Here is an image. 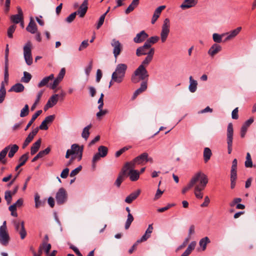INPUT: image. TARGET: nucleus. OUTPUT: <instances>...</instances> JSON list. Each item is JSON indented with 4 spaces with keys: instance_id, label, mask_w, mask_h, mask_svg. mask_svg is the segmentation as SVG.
Instances as JSON below:
<instances>
[{
    "instance_id": "61",
    "label": "nucleus",
    "mask_w": 256,
    "mask_h": 256,
    "mask_svg": "<svg viewBox=\"0 0 256 256\" xmlns=\"http://www.w3.org/2000/svg\"><path fill=\"white\" fill-rule=\"evenodd\" d=\"M100 157L102 156L98 153H96L94 156L92 160V167L94 168H95L96 163L100 160Z\"/></svg>"
},
{
    "instance_id": "60",
    "label": "nucleus",
    "mask_w": 256,
    "mask_h": 256,
    "mask_svg": "<svg viewBox=\"0 0 256 256\" xmlns=\"http://www.w3.org/2000/svg\"><path fill=\"white\" fill-rule=\"evenodd\" d=\"M77 14L74 12L68 16L66 19V21L68 23H71L76 18Z\"/></svg>"
},
{
    "instance_id": "7",
    "label": "nucleus",
    "mask_w": 256,
    "mask_h": 256,
    "mask_svg": "<svg viewBox=\"0 0 256 256\" xmlns=\"http://www.w3.org/2000/svg\"><path fill=\"white\" fill-rule=\"evenodd\" d=\"M15 230L20 235V238L24 240L26 236L27 232L24 228V222L22 220H12Z\"/></svg>"
},
{
    "instance_id": "22",
    "label": "nucleus",
    "mask_w": 256,
    "mask_h": 256,
    "mask_svg": "<svg viewBox=\"0 0 256 256\" xmlns=\"http://www.w3.org/2000/svg\"><path fill=\"white\" fill-rule=\"evenodd\" d=\"M140 192V190L138 189L136 192L131 193L126 198L125 202L128 204H131L133 200H135L138 196Z\"/></svg>"
},
{
    "instance_id": "47",
    "label": "nucleus",
    "mask_w": 256,
    "mask_h": 256,
    "mask_svg": "<svg viewBox=\"0 0 256 256\" xmlns=\"http://www.w3.org/2000/svg\"><path fill=\"white\" fill-rule=\"evenodd\" d=\"M8 78H9V74H8V68H7L6 71V67H4V80L1 82L0 87L2 84H3L4 87L5 88V84H8Z\"/></svg>"
},
{
    "instance_id": "54",
    "label": "nucleus",
    "mask_w": 256,
    "mask_h": 256,
    "mask_svg": "<svg viewBox=\"0 0 256 256\" xmlns=\"http://www.w3.org/2000/svg\"><path fill=\"white\" fill-rule=\"evenodd\" d=\"M34 202H35V207L36 208H38L40 206H42V202L40 200V196L36 194L34 196Z\"/></svg>"
},
{
    "instance_id": "56",
    "label": "nucleus",
    "mask_w": 256,
    "mask_h": 256,
    "mask_svg": "<svg viewBox=\"0 0 256 256\" xmlns=\"http://www.w3.org/2000/svg\"><path fill=\"white\" fill-rule=\"evenodd\" d=\"M130 148H131L130 146H124V147L120 149L119 150L117 151L116 152L115 156L116 158L119 157L122 154H123L126 151L128 150H129Z\"/></svg>"
},
{
    "instance_id": "4",
    "label": "nucleus",
    "mask_w": 256,
    "mask_h": 256,
    "mask_svg": "<svg viewBox=\"0 0 256 256\" xmlns=\"http://www.w3.org/2000/svg\"><path fill=\"white\" fill-rule=\"evenodd\" d=\"M148 76V71L143 65H140L134 72L132 76V81L134 83H138L140 80H144Z\"/></svg>"
},
{
    "instance_id": "9",
    "label": "nucleus",
    "mask_w": 256,
    "mask_h": 256,
    "mask_svg": "<svg viewBox=\"0 0 256 256\" xmlns=\"http://www.w3.org/2000/svg\"><path fill=\"white\" fill-rule=\"evenodd\" d=\"M24 56L26 62L28 66L32 64V44L30 42H28L24 46Z\"/></svg>"
},
{
    "instance_id": "24",
    "label": "nucleus",
    "mask_w": 256,
    "mask_h": 256,
    "mask_svg": "<svg viewBox=\"0 0 256 256\" xmlns=\"http://www.w3.org/2000/svg\"><path fill=\"white\" fill-rule=\"evenodd\" d=\"M26 30L28 32L32 34L36 32L38 30L37 26L32 18H30V22L27 26Z\"/></svg>"
},
{
    "instance_id": "50",
    "label": "nucleus",
    "mask_w": 256,
    "mask_h": 256,
    "mask_svg": "<svg viewBox=\"0 0 256 256\" xmlns=\"http://www.w3.org/2000/svg\"><path fill=\"white\" fill-rule=\"evenodd\" d=\"M134 217L131 214H128V218L125 224V228L126 230H128L130 228L132 222L134 220Z\"/></svg>"
},
{
    "instance_id": "17",
    "label": "nucleus",
    "mask_w": 256,
    "mask_h": 256,
    "mask_svg": "<svg viewBox=\"0 0 256 256\" xmlns=\"http://www.w3.org/2000/svg\"><path fill=\"white\" fill-rule=\"evenodd\" d=\"M152 224L148 225V228L146 229L144 234L142 236V238L136 241L137 243H140L144 241H146L148 238H150L151 234L153 231Z\"/></svg>"
},
{
    "instance_id": "49",
    "label": "nucleus",
    "mask_w": 256,
    "mask_h": 256,
    "mask_svg": "<svg viewBox=\"0 0 256 256\" xmlns=\"http://www.w3.org/2000/svg\"><path fill=\"white\" fill-rule=\"evenodd\" d=\"M241 30H242L241 27H238L236 29H234V30H232V31H231L230 32H229V33L228 32L225 34H229V36L232 39V38H234L236 36L239 34V32H240Z\"/></svg>"
},
{
    "instance_id": "35",
    "label": "nucleus",
    "mask_w": 256,
    "mask_h": 256,
    "mask_svg": "<svg viewBox=\"0 0 256 256\" xmlns=\"http://www.w3.org/2000/svg\"><path fill=\"white\" fill-rule=\"evenodd\" d=\"M41 144V139H39L33 144L30 149L32 155L34 154L39 150Z\"/></svg>"
},
{
    "instance_id": "55",
    "label": "nucleus",
    "mask_w": 256,
    "mask_h": 256,
    "mask_svg": "<svg viewBox=\"0 0 256 256\" xmlns=\"http://www.w3.org/2000/svg\"><path fill=\"white\" fill-rule=\"evenodd\" d=\"M196 245V241L192 242L188 246L186 251L188 252L189 254H190L192 252L195 248Z\"/></svg>"
},
{
    "instance_id": "34",
    "label": "nucleus",
    "mask_w": 256,
    "mask_h": 256,
    "mask_svg": "<svg viewBox=\"0 0 256 256\" xmlns=\"http://www.w3.org/2000/svg\"><path fill=\"white\" fill-rule=\"evenodd\" d=\"M190 85L188 88L191 92H194L197 89L198 82L196 80L192 78V76H190Z\"/></svg>"
},
{
    "instance_id": "53",
    "label": "nucleus",
    "mask_w": 256,
    "mask_h": 256,
    "mask_svg": "<svg viewBox=\"0 0 256 256\" xmlns=\"http://www.w3.org/2000/svg\"><path fill=\"white\" fill-rule=\"evenodd\" d=\"M108 12V10L104 14H102L100 16V18L96 26L97 29H99L100 28V26L103 24L106 16V14Z\"/></svg>"
},
{
    "instance_id": "62",
    "label": "nucleus",
    "mask_w": 256,
    "mask_h": 256,
    "mask_svg": "<svg viewBox=\"0 0 256 256\" xmlns=\"http://www.w3.org/2000/svg\"><path fill=\"white\" fill-rule=\"evenodd\" d=\"M82 166H78V168L72 170L70 174V176L74 177L78 174L79 172L82 170Z\"/></svg>"
},
{
    "instance_id": "25",
    "label": "nucleus",
    "mask_w": 256,
    "mask_h": 256,
    "mask_svg": "<svg viewBox=\"0 0 256 256\" xmlns=\"http://www.w3.org/2000/svg\"><path fill=\"white\" fill-rule=\"evenodd\" d=\"M222 50V46L217 44H214L209 50V54L212 57L218 53Z\"/></svg>"
},
{
    "instance_id": "52",
    "label": "nucleus",
    "mask_w": 256,
    "mask_h": 256,
    "mask_svg": "<svg viewBox=\"0 0 256 256\" xmlns=\"http://www.w3.org/2000/svg\"><path fill=\"white\" fill-rule=\"evenodd\" d=\"M29 113V107L28 104H26L24 108L21 110L20 116L22 118L26 116Z\"/></svg>"
},
{
    "instance_id": "13",
    "label": "nucleus",
    "mask_w": 256,
    "mask_h": 256,
    "mask_svg": "<svg viewBox=\"0 0 256 256\" xmlns=\"http://www.w3.org/2000/svg\"><path fill=\"white\" fill-rule=\"evenodd\" d=\"M111 45L114 48L113 54L116 58L120 54L122 50V45L120 42L116 40L113 39L111 42Z\"/></svg>"
},
{
    "instance_id": "37",
    "label": "nucleus",
    "mask_w": 256,
    "mask_h": 256,
    "mask_svg": "<svg viewBox=\"0 0 256 256\" xmlns=\"http://www.w3.org/2000/svg\"><path fill=\"white\" fill-rule=\"evenodd\" d=\"M160 40V37L158 36H153L147 39L146 41L145 42L146 44L148 45L150 48H152V44H154L156 43L158 40Z\"/></svg>"
},
{
    "instance_id": "48",
    "label": "nucleus",
    "mask_w": 256,
    "mask_h": 256,
    "mask_svg": "<svg viewBox=\"0 0 256 256\" xmlns=\"http://www.w3.org/2000/svg\"><path fill=\"white\" fill-rule=\"evenodd\" d=\"M12 192L10 190H6L4 193V199L6 201L7 204H10L12 200Z\"/></svg>"
},
{
    "instance_id": "38",
    "label": "nucleus",
    "mask_w": 256,
    "mask_h": 256,
    "mask_svg": "<svg viewBox=\"0 0 256 256\" xmlns=\"http://www.w3.org/2000/svg\"><path fill=\"white\" fill-rule=\"evenodd\" d=\"M18 146L16 144H12L10 145V148L9 149L10 151L8 153V156L10 158H12L14 154L18 151Z\"/></svg>"
},
{
    "instance_id": "46",
    "label": "nucleus",
    "mask_w": 256,
    "mask_h": 256,
    "mask_svg": "<svg viewBox=\"0 0 256 256\" xmlns=\"http://www.w3.org/2000/svg\"><path fill=\"white\" fill-rule=\"evenodd\" d=\"M8 44H6V48L5 50V56H4V67H6V71L7 68H8V54H9V49L8 47Z\"/></svg>"
},
{
    "instance_id": "36",
    "label": "nucleus",
    "mask_w": 256,
    "mask_h": 256,
    "mask_svg": "<svg viewBox=\"0 0 256 256\" xmlns=\"http://www.w3.org/2000/svg\"><path fill=\"white\" fill-rule=\"evenodd\" d=\"M42 110H38L32 116L30 120V121L28 122L26 126V127L24 130H27L28 128L36 120V119L42 114Z\"/></svg>"
},
{
    "instance_id": "5",
    "label": "nucleus",
    "mask_w": 256,
    "mask_h": 256,
    "mask_svg": "<svg viewBox=\"0 0 256 256\" xmlns=\"http://www.w3.org/2000/svg\"><path fill=\"white\" fill-rule=\"evenodd\" d=\"M83 150V146H80L78 144H72L71 146V148L67 150L65 157L66 158H68L70 156H76L78 161H80L82 158Z\"/></svg>"
},
{
    "instance_id": "6",
    "label": "nucleus",
    "mask_w": 256,
    "mask_h": 256,
    "mask_svg": "<svg viewBox=\"0 0 256 256\" xmlns=\"http://www.w3.org/2000/svg\"><path fill=\"white\" fill-rule=\"evenodd\" d=\"M10 237L8 232L6 221H4L0 226V243L4 246L8 245Z\"/></svg>"
},
{
    "instance_id": "2",
    "label": "nucleus",
    "mask_w": 256,
    "mask_h": 256,
    "mask_svg": "<svg viewBox=\"0 0 256 256\" xmlns=\"http://www.w3.org/2000/svg\"><path fill=\"white\" fill-rule=\"evenodd\" d=\"M153 158L148 156L147 152H143L135 158L132 160L127 162L125 164L130 168H134L136 165L143 164L146 162L153 163Z\"/></svg>"
},
{
    "instance_id": "18",
    "label": "nucleus",
    "mask_w": 256,
    "mask_h": 256,
    "mask_svg": "<svg viewBox=\"0 0 256 256\" xmlns=\"http://www.w3.org/2000/svg\"><path fill=\"white\" fill-rule=\"evenodd\" d=\"M237 164L238 160L234 158L232 162L230 170V180H236L237 178Z\"/></svg>"
},
{
    "instance_id": "33",
    "label": "nucleus",
    "mask_w": 256,
    "mask_h": 256,
    "mask_svg": "<svg viewBox=\"0 0 256 256\" xmlns=\"http://www.w3.org/2000/svg\"><path fill=\"white\" fill-rule=\"evenodd\" d=\"M28 158V153L26 152L22 155L19 158L20 164L16 167L15 170H18L22 166H24Z\"/></svg>"
},
{
    "instance_id": "31",
    "label": "nucleus",
    "mask_w": 256,
    "mask_h": 256,
    "mask_svg": "<svg viewBox=\"0 0 256 256\" xmlns=\"http://www.w3.org/2000/svg\"><path fill=\"white\" fill-rule=\"evenodd\" d=\"M140 0H132L131 4L125 10L126 14H128L132 12L139 4Z\"/></svg>"
},
{
    "instance_id": "11",
    "label": "nucleus",
    "mask_w": 256,
    "mask_h": 256,
    "mask_svg": "<svg viewBox=\"0 0 256 256\" xmlns=\"http://www.w3.org/2000/svg\"><path fill=\"white\" fill-rule=\"evenodd\" d=\"M68 199V194L66 190L60 188L56 194V200L58 204H62L66 202Z\"/></svg>"
},
{
    "instance_id": "43",
    "label": "nucleus",
    "mask_w": 256,
    "mask_h": 256,
    "mask_svg": "<svg viewBox=\"0 0 256 256\" xmlns=\"http://www.w3.org/2000/svg\"><path fill=\"white\" fill-rule=\"evenodd\" d=\"M244 166L246 168H252L253 166L251 156L249 152L246 154V160L244 162Z\"/></svg>"
},
{
    "instance_id": "27",
    "label": "nucleus",
    "mask_w": 256,
    "mask_h": 256,
    "mask_svg": "<svg viewBox=\"0 0 256 256\" xmlns=\"http://www.w3.org/2000/svg\"><path fill=\"white\" fill-rule=\"evenodd\" d=\"M208 242V237L206 236L202 238L199 242V246L197 248V251L201 252L204 251L206 248V245Z\"/></svg>"
},
{
    "instance_id": "20",
    "label": "nucleus",
    "mask_w": 256,
    "mask_h": 256,
    "mask_svg": "<svg viewBox=\"0 0 256 256\" xmlns=\"http://www.w3.org/2000/svg\"><path fill=\"white\" fill-rule=\"evenodd\" d=\"M166 7V6H161L155 10L151 20V23L152 24H154L156 22L158 18L160 17L162 10H164Z\"/></svg>"
},
{
    "instance_id": "42",
    "label": "nucleus",
    "mask_w": 256,
    "mask_h": 256,
    "mask_svg": "<svg viewBox=\"0 0 256 256\" xmlns=\"http://www.w3.org/2000/svg\"><path fill=\"white\" fill-rule=\"evenodd\" d=\"M10 20L13 22L18 24L23 20V16L18 14L12 15Z\"/></svg>"
},
{
    "instance_id": "14",
    "label": "nucleus",
    "mask_w": 256,
    "mask_h": 256,
    "mask_svg": "<svg viewBox=\"0 0 256 256\" xmlns=\"http://www.w3.org/2000/svg\"><path fill=\"white\" fill-rule=\"evenodd\" d=\"M152 48L149 47L148 45L144 43L142 46H140L136 49V54L138 56L148 55Z\"/></svg>"
},
{
    "instance_id": "21",
    "label": "nucleus",
    "mask_w": 256,
    "mask_h": 256,
    "mask_svg": "<svg viewBox=\"0 0 256 256\" xmlns=\"http://www.w3.org/2000/svg\"><path fill=\"white\" fill-rule=\"evenodd\" d=\"M253 122L254 118H251L249 120H246L242 125L240 130V136L242 138H244L245 136L248 128Z\"/></svg>"
},
{
    "instance_id": "58",
    "label": "nucleus",
    "mask_w": 256,
    "mask_h": 256,
    "mask_svg": "<svg viewBox=\"0 0 256 256\" xmlns=\"http://www.w3.org/2000/svg\"><path fill=\"white\" fill-rule=\"evenodd\" d=\"M9 210L11 212V215L17 217L18 213L16 212V207L14 204L11 205L8 208Z\"/></svg>"
},
{
    "instance_id": "23",
    "label": "nucleus",
    "mask_w": 256,
    "mask_h": 256,
    "mask_svg": "<svg viewBox=\"0 0 256 256\" xmlns=\"http://www.w3.org/2000/svg\"><path fill=\"white\" fill-rule=\"evenodd\" d=\"M197 2V0H184L180 7L182 10L189 8L195 6Z\"/></svg>"
},
{
    "instance_id": "40",
    "label": "nucleus",
    "mask_w": 256,
    "mask_h": 256,
    "mask_svg": "<svg viewBox=\"0 0 256 256\" xmlns=\"http://www.w3.org/2000/svg\"><path fill=\"white\" fill-rule=\"evenodd\" d=\"M92 128V124H90L88 125V126H86L82 130V136L86 140H87L89 136H90V132L89 130Z\"/></svg>"
},
{
    "instance_id": "3",
    "label": "nucleus",
    "mask_w": 256,
    "mask_h": 256,
    "mask_svg": "<svg viewBox=\"0 0 256 256\" xmlns=\"http://www.w3.org/2000/svg\"><path fill=\"white\" fill-rule=\"evenodd\" d=\"M127 68L126 64H118L116 66L115 71L112 75V78L113 82L117 83L122 82L125 76Z\"/></svg>"
},
{
    "instance_id": "45",
    "label": "nucleus",
    "mask_w": 256,
    "mask_h": 256,
    "mask_svg": "<svg viewBox=\"0 0 256 256\" xmlns=\"http://www.w3.org/2000/svg\"><path fill=\"white\" fill-rule=\"evenodd\" d=\"M32 78V75L28 72H24V76L21 78V82L24 83H28Z\"/></svg>"
},
{
    "instance_id": "1",
    "label": "nucleus",
    "mask_w": 256,
    "mask_h": 256,
    "mask_svg": "<svg viewBox=\"0 0 256 256\" xmlns=\"http://www.w3.org/2000/svg\"><path fill=\"white\" fill-rule=\"evenodd\" d=\"M207 176L201 172L196 174L192 178L190 182L183 188L182 193L185 194L192 187L194 186V193L197 198H203L202 190L205 188L208 183Z\"/></svg>"
},
{
    "instance_id": "41",
    "label": "nucleus",
    "mask_w": 256,
    "mask_h": 256,
    "mask_svg": "<svg viewBox=\"0 0 256 256\" xmlns=\"http://www.w3.org/2000/svg\"><path fill=\"white\" fill-rule=\"evenodd\" d=\"M108 148L103 146H100L98 148V154L102 156V158L105 157L108 154Z\"/></svg>"
},
{
    "instance_id": "10",
    "label": "nucleus",
    "mask_w": 256,
    "mask_h": 256,
    "mask_svg": "<svg viewBox=\"0 0 256 256\" xmlns=\"http://www.w3.org/2000/svg\"><path fill=\"white\" fill-rule=\"evenodd\" d=\"M234 130L232 123L228 124L227 128V144L228 154H230L232 151V140H233Z\"/></svg>"
},
{
    "instance_id": "29",
    "label": "nucleus",
    "mask_w": 256,
    "mask_h": 256,
    "mask_svg": "<svg viewBox=\"0 0 256 256\" xmlns=\"http://www.w3.org/2000/svg\"><path fill=\"white\" fill-rule=\"evenodd\" d=\"M54 78V74H51L48 76H46L38 84V88H42V86H47L50 80H52Z\"/></svg>"
},
{
    "instance_id": "59",
    "label": "nucleus",
    "mask_w": 256,
    "mask_h": 256,
    "mask_svg": "<svg viewBox=\"0 0 256 256\" xmlns=\"http://www.w3.org/2000/svg\"><path fill=\"white\" fill-rule=\"evenodd\" d=\"M50 147H48L46 148L44 150L40 151L38 153V156L40 158L44 157V156L47 155L50 153Z\"/></svg>"
},
{
    "instance_id": "63",
    "label": "nucleus",
    "mask_w": 256,
    "mask_h": 256,
    "mask_svg": "<svg viewBox=\"0 0 256 256\" xmlns=\"http://www.w3.org/2000/svg\"><path fill=\"white\" fill-rule=\"evenodd\" d=\"M92 62L90 61L88 66L85 68L84 71L85 73L87 76H88L90 73V72L92 70Z\"/></svg>"
},
{
    "instance_id": "8",
    "label": "nucleus",
    "mask_w": 256,
    "mask_h": 256,
    "mask_svg": "<svg viewBox=\"0 0 256 256\" xmlns=\"http://www.w3.org/2000/svg\"><path fill=\"white\" fill-rule=\"evenodd\" d=\"M170 32V20L168 18L164 20L160 32V38L162 43L166 42Z\"/></svg>"
},
{
    "instance_id": "12",
    "label": "nucleus",
    "mask_w": 256,
    "mask_h": 256,
    "mask_svg": "<svg viewBox=\"0 0 256 256\" xmlns=\"http://www.w3.org/2000/svg\"><path fill=\"white\" fill-rule=\"evenodd\" d=\"M130 168L126 164L123 166L120 172L119 173L118 176L115 182V184L117 187L119 188L122 182L127 177V171Z\"/></svg>"
},
{
    "instance_id": "28",
    "label": "nucleus",
    "mask_w": 256,
    "mask_h": 256,
    "mask_svg": "<svg viewBox=\"0 0 256 256\" xmlns=\"http://www.w3.org/2000/svg\"><path fill=\"white\" fill-rule=\"evenodd\" d=\"M154 53V48L150 49V52L145 59L142 61L141 65H143L144 66H148L150 62L152 60L153 56Z\"/></svg>"
},
{
    "instance_id": "16",
    "label": "nucleus",
    "mask_w": 256,
    "mask_h": 256,
    "mask_svg": "<svg viewBox=\"0 0 256 256\" xmlns=\"http://www.w3.org/2000/svg\"><path fill=\"white\" fill-rule=\"evenodd\" d=\"M148 36L144 30H142L140 32L136 34V36L134 38V42L136 44L142 43L144 42Z\"/></svg>"
},
{
    "instance_id": "30",
    "label": "nucleus",
    "mask_w": 256,
    "mask_h": 256,
    "mask_svg": "<svg viewBox=\"0 0 256 256\" xmlns=\"http://www.w3.org/2000/svg\"><path fill=\"white\" fill-rule=\"evenodd\" d=\"M147 86L148 84L146 82H142L141 83L140 88L137 89L134 92L133 96V98H135L138 94L145 91L147 88Z\"/></svg>"
},
{
    "instance_id": "57",
    "label": "nucleus",
    "mask_w": 256,
    "mask_h": 256,
    "mask_svg": "<svg viewBox=\"0 0 256 256\" xmlns=\"http://www.w3.org/2000/svg\"><path fill=\"white\" fill-rule=\"evenodd\" d=\"M16 28V26L15 25H12L9 27L8 30V36L10 38H12V34L14 32Z\"/></svg>"
},
{
    "instance_id": "39",
    "label": "nucleus",
    "mask_w": 256,
    "mask_h": 256,
    "mask_svg": "<svg viewBox=\"0 0 256 256\" xmlns=\"http://www.w3.org/2000/svg\"><path fill=\"white\" fill-rule=\"evenodd\" d=\"M59 95L58 94H54L51 96L48 101V102L53 107L58 102V98Z\"/></svg>"
},
{
    "instance_id": "64",
    "label": "nucleus",
    "mask_w": 256,
    "mask_h": 256,
    "mask_svg": "<svg viewBox=\"0 0 256 256\" xmlns=\"http://www.w3.org/2000/svg\"><path fill=\"white\" fill-rule=\"evenodd\" d=\"M62 80H59L58 78H56L53 82L52 84L50 86V88L52 90L56 88L57 86L59 84Z\"/></svg>"
},
{
    "instance_id": "19",
    "label": "nucleus",
    "mask_w": 256,
    "mask_h": 256,
    "mask_svg": "<svg viewBox=\"0 0 256 256\" xmlns=\"http://www.w3.org/2000/svg\"><path fill=\"white\" fill-rule=\"evenodd\" d=\"M134 168H130L127 171V176H129L130 180L134 182L140 178V172Z\"/></svg>"
},
{
    "instance_id": "44",
    "label": "nucleus",
    "mask_w": 256,
    "mask_h": 256,
    "mask_svg": "<svg viewBox=\"0 0 256 256\" xmlns=\"http://www.w3.org/2000/svg\"><path fill=\"white\" fill-rule=\"evenodd\" d=\"M224 35H226L225 34H218L214 33L212 34V39L215 42L220 43L222 42V38Z\"/></svg>"
},
{
    "instance_id": "51",
    "label": "nucleus",
    "mask_w": 256,
    "mask_h": 256,
    "mask_svg": "<svg viewBox=\"0 0 256 256\" xmlns=\"http://www.w3.org/2000/svg\"><path fill=\"white\" fill-rule=\"evenodd\" d=\"M6 95V90L3 84L0 88V104L2 103L4 100Z\"/></svg>"
},
{
    "instance_id": "15",
    "label": "nucleus",
    "mask_w": 256,
    "mask_h": 256,
    "mask_svg": "<svg viewBox=\"0 0 256 256\" xmlns=\"http://www.w3.org/2000/svg\"><path fill=\"white\" fill-rule=\"evenodd\" d=\"M88 0H84L82 4L80 6L78 10L75 12L80 18H84L88 10Z\"/></svg>"
},
{
    "instance_id": "32",
    "label": "nucleus",
    "mask_w": 256,
    "mask_h": 256,
    "mask_svg": "<svg viewBox=\"0 0 256 256\" xmlns=\"http://www.w3.org/2000/svg\"><path fill=\"white\" fill-rule=\"evenodd\" d=\"M10 145L6 146L0 152V162L2 164H6V163L5 158L10 148Z\"/></svg>"
},
{
    "instance_id": "26",
    "label": "nucleus",
    "mask_w": 256,
    "mask_h": 256,
    "mask_svg": "<svg viewBox=\"0 0 256 256\" xmlns=\"http://www.w3.org/2000/svg\"><path fill=\"white\" fill-rule=\"evenodd\" d=\"M24 90V86L20 83H17L12 86L8 90V92H22Z\"/></svg>"
}]
</instances>
